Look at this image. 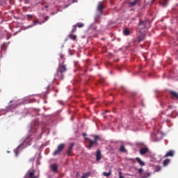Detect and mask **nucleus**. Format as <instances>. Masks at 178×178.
Masks as SVG:
<instances>
[{
  "label": "nucleus",
  "mask_w": 178,
  "mask_h": 178,
  "mask_svg": "<svg viewBox=\"0 0 178 178\" xmlns=\"http://www.w3.org/2000/svg\"><path fill=\"white\" fill-rule=\"evenodd\" d=\"M168 2H169V0H161L160 1V4L162 6H166V5H168Z\"/></svg>",
  "instance_id": "obj_18"
},
{
  "label": "nucleus",
  "mask_w": 178,
  "mask_h": 178,
  "mask_svg": "<svg viewBox=\"0 0 178 178\" xmlns=\"http://www.w3.org/2000/svg\"><path fill=\"white\" fill-rule=\"evenodd\" d=\"M161 168L159 165L156 166V168L154 170V172H160Z\"/></svg>",
  "instance_id": "obj_25"
},
{
  "label": "nucleus",
  "mask_w": 178,
  "mask_h": 178,
  "mask_svg": "<svg viewBox=\"0 0 178 178\" xmlns=\"http://www.w3.org/2000/svg\"><path fill=\"white\" fill-rule=\"evenodd\" d=\"M169 163H170V159H166L163 162V166L165 167V166L169 165Z\"/></svg>",
  "instance_id": "obj_15"
},
{
  "label": "nucleus",
  "mask_w": 178,
  "mask_h": 178,
  "mask_svg": "<svg viewBox=\"0 0 178 178\" xmlns=\"http://www.w3.org/2000/svg\"><path fill=\"white\" fill-rule=\"evenodd\" d=\"M82 136H83V137H86V136H87V134H86V133H83V134H82Z\"/></svg>",
  "instance_id": "obj_32"
},
{
  "label": "nucleus",
  "mask_w": 178,
  "mask_h": 178,
  "mask_svg": "<svg viewBox=\"0 0 178 178\" xmlns=\"http://www.w3.org/2000/svg\"><path fill=\"white\" fill-rule=\"evenodd\" d=\"M143 172H144V170H143V168H139V169H138V173H139L140 175H143Z\"/></svg>",
  "instance_id": "obj_29"
},
{
  "label": "nucleus",
  "mask_w": 178,
  "mask_h": 178,
  "mask_svg": "<svg viewBox=\"0 0 178 178\" xmlns=\"http://www.w3.org/2000/svg\"><path fill=\"white\" fill-rule=\"evenodd\" d=\"M93 138L94 140L90 139V138H85V140H86V141H88V145L87 147V148H88V149H91L92 147H94V145L95 147H97V145H98V140H99V136L98 135H94L93 136Z\"/></svg>",
  "instance_id": "obj_2"
},
{
  "label": "nucleus",
  "mask_w": 178,
  "mask_h": 178,
  "mask_svg": "<svg viewBox=\"0 0 178 178\" xmlns=\"http://www.w3.org/2000/svg\"><path fill=\"white\" fill-rule=\"evenodd\" d=\"M168 156H175V151L169 150L168 153H166L163 158H168Z\"/></svg>",
  "instance_id": "obj_9"
},
{
  "label": "nucleus",
  "mask_w": 178,
  "mask_h": 178,
  "mask_svg": "<svg viewBox=\"0 0 178 178\" xmlns=\"http://www.w3.org/2000/svg\"><path fill=\"white\" fill-rule=\"evenodd\" d=\"M29 178H38L36 176L34 175V171L29 172Z\"/></svg>",
  "instance_id": "obj_22"
},
{
  "label": "nucleus",
  "mask_w": 178,
  "mask_h": 178,
  "mask_svg": "<svg viewBox=\"0 0 178 178\" xmlns=\"http://www.w3.org/2000/svg\"><path fill=\"white\" fill-rule=\"evenodd\" d=\"M148 151H149L148 147H142L140 150V155H145Z\"/></svg>",
  "instance_id": "obj_7"
},
{
  "label": "nucleus",
  "mask_w": 178,
  "mask_h": 178,
  "mask_svg": "<svg viewBox=\"0 0 178 178\" xmlns=\"http://www.w3.org/2000/svg\"><path fill=\"white\" fill-rule=\"evenodd\" d=\"M65 144L64 143H61L60 144L58 147L57 149H56L53 155H59V154H60L62 152V151H63V149H65Z\"/></svg>",
  "instance_id": "obj_3"
},
{
  "label": "nucleus",
  "mask_w": 178,
  "mask_h": 178,
  "mask_svg": "<svg viewBox=\"0 0 178 178\" xmlns=\"http://www.w3.org/2000/svg\"><path fill=\"white\" fill-rule=\"evenodd\" d=\"M151 176V173L149 172H144L143 177L142 178H148Z\"/></svg>",
  "instance_id": "obj_21"
},
{
  "label": "nucleus",
  "mask_w": 178,
  "mask_h": 178,
  "mask_svg": "<svg viewBox=\"0 0 178 178\" xmlns=\"http://www.w3.org/2000/svg\"><path fill=\"white\" fill-rule=\"evenodd\" d=\"M136 161L139 163L141 166H145V163H144L143 161H141V159L140 157H136Z\"/></svg>",
  "instance_id": "obj_12"
},
{
  "label": "nucleus",
  "mask_w": 178,
  "mask_h": 178,
  "mask_svg": "<svg viewBox=\"0 0 178 178\" xmlns=\"http://www.w3.org/2000/svg\"><path fill=\"white\" fill-rule=\"evenodd\" d=\"M35 126H37L38 124V122H35Z\"/></svg>",
  "instance_id": "obj_34"
},
{
  "label": "nucleus",
  "mask_w": 178,
  "mask_h": 178,
  "mask_svg": "<svg viewBox=\"0 0 178 178\" xmlns=\"http://www.w3.org/2000/svg\"><path fill=\"white\" fill-rule=\"evenodd\" d=\"M167 112H170V113H168V116H172L173 111H172V107H170L167 109Z\"/></svg>",
  "instance_id": "obj_20"
},
{
  "label": "nucleus",
  "mask_w": 178,
  "mask_h": 178,
  "mask_svg": "<svg viewBox=\"0 0 178 178\" xmlns=\"http://www.w3.org/2000/svg\"><path fill=\"white\" fill-rule=\"evenodd\" d=\"M44 8H48V6H45Z\"/></svg>",
  "instance_id": "obj_36"
},
{
  "label": "nucleus",
  "mask_w": 178,
  "mask_h": 178,
  "mask_svg": "<svg viewBox=\"0 0 178 178\" xmlns=\"http://www.w3.org/2000/svg\"><path fill=\"white\" fill-rule=\"evenodd\" d=\"M122 90H124V91L126 90V89L122 87Z\"/></svg>",
  "instance_id": "obj_33"
},
{
  "label": "nucleus",
  "mask_w": 178,
  "mask_h": 178,
  "mask_svg": "<svg viewBox=\"0 0 178 178\" xmlns=\"http://www.w3.org/2000/svg\"><path fill=\"white\" fill-rule=\"evenodd\" d=\"M37 24H38V19L33 21V25H30L28 28L30 29V27H33V26H35Z\"/></svg>",
  "instance_id": "obj_23"
},
{
  "label": "nucleus",
  "mask_w": 178,
  "mask_h": 178,
  "mask_svg": "<svg viewBox=\"0 0 178 178\" xmlns=\"http://www.w3.org/2000/svg\"><path fill=\"white\" fill-rule=\"evenodd\" d=\"M77 26H78V27H79V28H81V27H84V24H83V23H78L77 24Z\"/></svg>",
  "instance_id": "obj_28"
},
{
  "label": "nucleus",
  "mask_w": 178,
  "mask_h": 178,
  "mask_svg": "<svg viewBox=\"0 0 178 178\" xmlns=\"http://www.w3.org/2000/svg\"><path fill=\"white\" fill-rule=\"evenodd\" d=\"M76 30H77V26L76 25H74L72 33H76Z\"/></svg>",
  "instance_id": "obj_26"
},
{
  "label": "nucleus",
  "mask_w": 178,
  "mask_h": 178,
  "mask_svg": "<svg viewBox=\"0 0 178 178\" xmlns=\"http://www.w3.org/2000/svg\"><path fill=\"white\" fill-rule=\"evenodd\" d=\"M51 170H53V172H54L55 173H58V164L55 163V164H52L51 165Z\"/></svg>",
  "instance_id": "obj_10"
},
{
  "label": "nucleus",
  "mask_w": 178,
  "mask_h": 178,
  "mask_svg": "<svg viewBox=\"0 0 178 178\" xmlns=\"http://www.w3.org/2000/svg\"><path fill=\"white\" fill-rule=\"evenodd\" d=\"M138 1H140V0H134V1L129 2V6H131V7L136 6V5H137V3L138 2Z\"/></svg>",
  "instance_id": "obj_16"
},
{
  "label": "nucleus",
  "mask_w": 178,
  "mask_h": 178,
  "mask_svg": "<svg viewBox=\"0 0 178 178\" xmlns=\"http://www.w3.org/2000/svg\"><path fill=\"white\" fill-rule=\"evenodd\" d=\"M104 9H105V6H104V5L99 4L97 6V12H99L100 15H102V13H104Z\"/></svg>",
  "instance_id": "obj_5"
},
{
  "label": "nucleus",
  "mask_w": 178,
  "mask_h": 178,
  "mask_svg": "<svg viewBox=\"0 0 178 178\" xmlns=\"http://www.w3.org/2000/svg\"><path fill=\"white\" fill-rule=\"evenodd\" d=\"M61 59L63 58L62 56H60Z\"/></svg>",
  "instance_id": "obj_37"
},
{
  "label": "nucleus",
  "mask_w": 178,
  "mask_h": 178,
  "mask_svg": "<svg viewBox=\"0 0 178 178\" xmlns=\"http://www.w3.org/2000/svg\"><path fill=\"white\" fill-rule=\"evenodd\" d=\"M129 161H134L133 159H129Z\"/></svg>",
  "instance_id": "obj_35"
},
{
  "label": "nucleus",
  "mask_w": 178,
  "mask_h": 178,
  "mask_svg": "<svg viewBox=\"0 0 178 178\" xmlns=\"http://www.w3.org/2000/svg\"><path fill=\"white\" fill-rule=\"evenodd\" d=\"M145 40V34L143 33L138 38V42H141Z\"/></svg>",
  "instance_id": "obj_11"
},
{
  "label": "nucleus",
  "mask_w": 178,
  "mask_h": 178,
  "mask_svg": "<svg viewBox=\"0 0 178 178\" xmlns=\"http://www.w3.org/2000/svg\"><path fill=\"white\" fill-rule=\"evenodd\" d=\"M100 83H105V79H101L99 81Z\"/></svg>",
  "instance_id": "obj_30"
},
{
  "label": "nucleus",
  "mask_w": 178,
  "mask_h": 178,
  "mask_svg": "<svg viewBox=\"0 0 178 178\" xmlns=\"http://www.w3.org/2000/svg\"><path fill=\"white\" fill-rule=\"evenodd\" d=\"M67 71V67H66V65L60 63L56 74H55V77H57V79H59L60 80H63L65 73H66Z\"/></svg>",
  "instance_id": "obj_1"
},
{
  "label": "nucleus",
  "mask_w": 178,
  "mask_h": 178,
  "mask_svg": "<svg viewBox=\"0 0 178 178\" xmlns=\"http://www.w3.org/2000/svg\"><path fill=\"white\" fill-rule=\"evenodd\" d=\"M25 3H29L30 2L29 0H24Z\"/></svg>",
  "instance_id": "obj_31"
},
{
  "label": "nucleus",
  "mask_w": 178,
  "mask_h": 178,
  "mask_svg": "<svg viewBox=\"0 0 178 178\" xmlns=\"http://www.w3.org/2000/svg\"><path fill=\"white\" fill-rule=\"evenodd\" d=\"M139 29L140 30H143V29H145V22L139 19Z\"/></svg>",
  "instance_id": "obj_8"
},
{
  "label": "nucleus",
  "mask_w": 178,
  "mask_h": 178,
  "mask_svg": "<svg viewBox=\"0 0 178 178\" xmlns=\"http://www.w3.org/2000/svg\"><path fill=\"white\" fill-rule=\"evenodd\" d=\"M101 150H97L96 152V160L97 161H101Z\"/></svg>",
  "instance_id": "obj_13"
},
{
  "label": "nucleus",
  "mask_w": 178,
  "mask_h": 178,
  "mask_svg": "<svg viewBox=\"0 0 178 178\" xmlns=\"http://www.w3.org/2000/svg\"><path fill=\"white\" fill-rule=\"evenodd\" d=\"M120 152H127V150H126V147H124V145H121L120 147Z\"/></svg>",
  "instance_id": "obj_19"
},
{
  "label": "nucleus",
  "mask_w": 178,
  "mask_h": 178,
  "mask_svg": "<svg viewBox=\"0 0 178 178\" xmlns=\"http://www.w3.org/2000/svg\"><path fill=\"white\" fill-rule=\"evenodd\" d=\"M70 38L72 40V41H76V40L77 39V36L76 35H74L72 36H70Z\"/></svg>",
  "instance_id": "obj_24"
},
{
  "label": "nucleus",
  "mask_w": 178,
  "mask_h": 178,
  "mask_svg": "<svg viewBox=\"0 0 178 178\" xmlns=\"http://www.w3.org/2000/svg\"><path fill=\"white\" fill-rule=\"evenodd\" d=\"M131 32L129 30V28H125L123 31L124 35H130Z\"/></svg>",
  "instance_id": "obj_14"
},
{
  "label": "nucleus",
  "mask_w": 178,
  "mask_h": 178,
  "mask_svg": "<svg viewBox=\"0 0 178 178\" xmlns=\"http://www.w3.org/2000/svg\"><path fill=\"white\" fill-rule=\"evenodd\" d=\"M26 17H28V19H33V17H34V15L28 14L26 15Z\"/></svg>",
  "instance_id": "obj_27"
},
{
  "label": "nucleus",
  "mask_w": 178,
  "mask_h": 178,
  "mask_svg": "<svg viewBox=\"0 0 178 178\" xmlns=\"http://www.w3.org/2000/svg\"><path fill=\"white\" fill-rule=\"evenodd\" d=\"M112 175V170H109L108 172H104L103 176H105V177H109Z\"/></svg>",
  "instance_id": "obj_17"
},
{
  "label": "nucleus",
  "mask_w": 178,
  "mask_h": 178,
  "mask_svg": "<svg viewBox=\"0 0 178 178\" xmlns=\"http://www.w3.org/2000/svg\"><path fill=\"white\" fill-rule=\"evenodd\" d=\"M74 147V143H71L70 147H68V149L67 151V155H69V156H70L71 154H72V151H73V147Z\"/></svg>",
  "instance_id": "obj_6"
},
{
  "label": "nucleus",
  "mask_w": 178,
  "mask_h": 178,
  "mask_svg": "<svg viewBox=\"0 0 178 178\" xmlns=\"http://www.w3.org/2000/svg\"><path fill=\"white\" fill-rule=\"evenodd\" d=\"M170 95H171L172 99H178V92L175 90H170Z\"/></svg>",
  "instance_id": "obj_4"
}]
</instances>
